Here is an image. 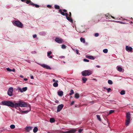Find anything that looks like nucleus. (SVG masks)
<instances>
[{"label":"nucleus","mask_w":133,"mask_h":133,"mask_svg":"<svg viewBox=\"0 0 133 133\" xmlns=\"http://www.w3.org/2000/svg\"><path fill=\"white\" fill-rule=\"evenodd\" d=\"M30 105L26 103L23 102V101L19 99L18 103H15L14 104V107L16 108L19 106L21 107H28Z\"/></svg>","instance_id":"obj_1"},{"label":"nucleus","mask_w":133,"mask_h":133,"mask_svg":"<svg viewBox=\"0 0 133 133\" xmlns=\"http://www.w3.org/2000/svg\"><path fill=\"white\" fill-rule=\"evenodd\" d=\"M63 12L61 9H60L59 10V12L62 15L66 16V18L68 20L71 22H72V20L71 18H70L68 17V14L66 13L67 11L65 9H63Z\"/></svg>","instance_id":"obj_2"},{"label":"nucleus","mask_w":133,"mask_h":133,"mask_svg":"<svg viewBox=\"0 0 133 133\" xmlns=\"http://www.w3.org/2000/svg\"><path fill=\"white\" fill-rule=\"evenodd\" d=\"M2 104L4 105H6L12 107H14V104L11 102L8 101H2L1 102Z\"/></svg>","instance_id":"obj_3"},{"label":"nucleus","mask_w":133,"mask_h":133,"mask_svg":"<svg viewBox=\"0 0 133 133\" xmlns=\"http://www.w3.org/2000/svg\"><path fill=\"white\" fill-rule=\"evenodd\" d=\"M12 23L15 26L21 28H22L23 24L22 23L18 21H13Z\"/></svg>","instance_id":"obj_4"},{"label":"nucleus","mask_w":133,"mask_h":133,"mask_svg":"<svg viewBox=\"0 0 133 133\" xmlns=\"http://www.w3.org/2000/svg\"><path fill=\"white\" fill-rule=\"evenodd\" d=\"M81 73L83 76H86L90 75L92 73L90 70H86L82 71Z\"/></svg>","instance_id":"obj_5"},{"label":"nucleus","mask_w":133,"mask_h":133,"mask_svg":"<svg viewBox=\"0 0 133 133\" xmlns=\"http://www.w3.org/2000/svg\"><path fill=\"white\" fill-rule=\"evenodd\" d=\"M77 130L76 129H72L69 130L65 131H63V133H74Z\"/></svg>","instance_id":"obj_6"},{"label":"nucleus","mask_w":133,"mask_h":133,"mask_svg":"<svg viewBox=\"0 0 133 133\" xmlns=\"http://www.w3.org/2000/svg\"><path fill=\"white\" fill-rule=\"evenodd\" d=\"M13 91V89L12 87H10L9 89L8 92V95L10 96H11L12 95V92Z\"/></svg>","instance_id":"obj_7"},{"label":"nucleus","mask_w":133,"mask_h":133,"mask_svg":"<svg viewBox=\"0 0 133 133\" xmlns=\"http://www.w3.org/2000/svg\"><path fill=\"white\" fill-rule=\"evenodd\" d=\"M28 110L26 111H22V110H20V112L22 114L23 113H25L27 114L31 110V106L30 105H29V106H28Z\"/></svg>","instance_id":"obj_8"},{"label":"nucleus","mask_w":133,"mask_h":133,"mask_svg":"<svg viewBox=\"0 0 133 133\" xmlns=\"http://www.w3.org/2000/svg\"><path fill=\"white\" fill-rule=\"evenodd\" d=\"M63 107L64 105L63 104H61L58 105L57 107V112H58L62 110Z\"/></svg>","instance_id":"obj_9"},{"label":"nucleus","mask_w":133,"mask_h":133,"mask_svg":"<svg viewBox=\"0 0 133 133\" xmlns=\"http://www.w3.org/2000/svg\"><path fill=\"white\" fill-rule=\"evenodd\" d=\"M39 65H40L41 66H42L43 68L46 69H51V68L50 66L46 64H41L39 63H38Z\"/></svg>","instance_id":"obj_10"},{"label":"nucleus","mask_w":133,"mask_h":133,"mask_svg":"<svg viewBox=\"0 0 133 133\" xmlns=\"http://www.w3.org/2000/svg\"><path fill=\"white\" fill-rule=\"evenodd\" d=\"M55 41L59 43H62L63 42V40L61 38H56Z\"/></svg>","instance_id":"obj_11"},{"label":"nucleus","mask_w":133,"mask_h":133,"mask_svg":"<svg viewBox=\"0 0 133 133\" xmlns=\"http://www.w3.org/2000/svg\"><path fill=\"white\" fill-rule=\"evenodd\" d=\"M18 89L21 92H23L26 91L27 89V87H23L22 88H18Z\"/></svg>","instance_id":"obj_12"},{"label":"nucleus","mask_w":133,"mask_h":133,"mask_svg":"<svg viewBox=\"0 0 133 133\" xmlns=\"http://www.w3.org/2000/svg\"><path fill=\"white\" fill-rule=\"evenodd\" d=\"M125 50L128 51H131L132 50V48L131 46H126L125 47Z\"/></svg>","instance_id":"obj_13"},{"label":"nucleus","mask_w":133,"mask_h":133,"mask_svg":"<svg viewBox=\"0 0 133 133\" xmlns=\"http://www.w3.org/2000/svg\"><path fill=\"white\" fill-rule=\"evenodd\" d=\"M105 17L107 19H109L111 18V17L112 18L114 19H118L117 18H115L111 16H110V15L109 14H108L107 15H105Z\"/></svg>","instance_id":"obj_14"},{"label":"nucleus","mask_w":133,"mask_h":133,"mask_svg":"<svg viewBox=\"0 0 133 133\" xmlns=\"http://www.w3.org/2000/svg\"><path fill=\"white\" fill-rule=\"evenodd\" d=\"M126 118L127 119H130L131 118V115L129 112H128L126 114Z\"/></svg>","instance_id":"obj_15"},{"label":"nucleus","mask_w":133,"mask_h":133,"mask_svg":"<svg viewBox=\"0 0 133 133\" xmlns=\"http://www.w3.org/2000/svg\"><path fill=\"white\" fill-rule=\"evenodd\" d=\"M52 54V52L51 51H49L47 52V56L49 58H51L52 57V56H50V55Z\"/></svg>","instance_id":"obj_16"},{"label":"nucleus","mask_w":133,"mask_h":133,"mask_svg":"<svg viewBox=\"0 0 133 133\" xmlns=\"http://www.w3.org/2000/svg\"><path fill=\"white\" fill-rule=\"evenodd\" d=\"M58 95L60 96H62L63 95V92L62 91H59L58 92Z\"/></svg>","instance_id":"obj_17"},{"label":"nucleus","mask_w":133,"mask_h":133,"mask_svg":"<svg viewBox=\"0 0 133 133\" xmlns=\"http://www.w3.org/2000/svg\"><path fill=\"white\" fill-rule=\"evenodd\" d=\"M58 80L56 81L53 84V85L54 87H57L58 86Z\"/></svg>","instance_id":"obj_18"},{"label":"nucleus","mask_w":133,"mask_h":133,"mask_svg":"<svg viewBox=\"0 0 133 133\" xmlns=\"http://www.w3.org/2000/svg\"><path fill=\"white\" fill-rule=\"evenodd\" d=\"M116 68L118 71L120 72L122 71V68L121 67L118 66Z\"/></svg>","instance_id":"obj_19"},{"label":"nucleus","mask_w":133,"mask_h":133,"mask_svg":"<svg viewBox=\"0 0 133 133\" xmlns=\"http://www.w3.org/2000/svg\"><path fill=\"white\" fill-rule=\"evenodd\" d=\"M32 127H26L25 130L27 131H29L32 129Z\"/></svg>","instance_id":"obj_20"},{"label":"nucleus","mask_w":133,"mask_h":133,"mask_svg":"<svg viewBox=\"0 0 133 133\" xmlns=\"http://www.w3.org/2000/svg\"><path fill=\"white\" fill-rule=\"evenodd\" d=\"M130 122V119H127L125 122V125L128 126Z\"/></svg>","instance_id":"obj_21"},{"label":"nucleus","mask_w":133,"mask_h":133,"mask_svg":"<svg viewBox=\"0 0 133 133\" xmlns=\"http://www.w3.org/2000/svg\"><path fill=\"white\" fill-rule=\"evenodd\" d=\"M80 41L81 42L84 43H85V40L84 38L82 37H81L80 38Z\"/></svg>","instance_id":"obj_22"},{"label":"nucleus","mask_w":133,"mask_h":133,"mask_svg":"<svg viewBox=\"0 0 133 133\" xmlns=\"http://www.w3.org/2000/svg\"><path fill=\"white\" fill-rule=\"evenodd\" d=\"M75 97L76 98L78 99L79 97V94L77 93L75 94Z\"/></svg>","instance_id":"obj_23"},{"label":"nucleus","mask_w":133,"mask_h":133,"mask_svg":"<svg viewBox=\"0 0 133 133\" xmlns=\"http://www.w3.org/2000/svg\"><path fill=\"white\" fill-rule=\"evenodd\" d=\"M113 21L115 22L116 23H120V24H125V23L124 22H122V21Z\"/></svg>","instance_id":"obj_24"},{"label":"nucleus","mask_w":133,"mask_h":133,"mask_svg":"<svg viewBox=\"0 0 133 133\" xmlns=\"http://www.w3.org/2000/svg\"><path fill=\"white\" fill-rule=\"evenodd\" d=\"M38 129L37 127H35L33 129V131L34 132H36L38 131Z\"/></svg>","instance_id":"obj_25"},{"label":"nucleus","mask_w":133,"mask_h":133,"mask_svg":"<svg viewBox=\"0 0 133 133\" xmlns=\"http://www.w3.org/2000/svg\"><path fill=\"white\" fill-rule=\"evenodd\" d=\"M50 121L51 123H52L54 122L55 121V120L54 118H51L50 119Z\"/></svg>","instance_id":"obj_26"},{"label":"nucleus","mask_w":133,"mask_h":133,"mask_svg":"<svg viewBox=\"0 0 133 133\" xmlns=\"http://www.w3.org/2000/svg\"><path fill=\"white\" fill-rule=\"evenodd\" d=\"M125 94V91L124 90H122L120 92V94L122 95H124Z\"/></svg>","instance_id":"obj_27"},{"label":"nucleus","mask_w":133,"mask_h":133,"mask_svg":"<svg viewBox=\"0 0 133 133\" xmlns=\"http://www.w3.org/2000/svg\"><path fill=\"white\" fill-rule=\"evenodd\" d=\"M87 80V78L85 77H83L82 78V81H83V82L85 83L86 81Z\"/></svg>","instance_id":"obj_28"},{"label":"nucleus","mask_w":133,"mask_h":133,"mask_svg":"<svg viewBox=\"0 0 133 133\" xmlns=\"http://www.w3.org/2000/svg\"><path fill=\"white\" fill-rule=\"evenodd\" d=\"M30 4L31 5H33V6H35L36 8H38L39 7V6L38 5L36 4H34L33 3H30Z\"/></svg>","instance_id":"obj_29"},{"label":"nucleus","mask_w":133,"mask_h":133,"mask_svg":"<svg viewBox=\"0 0 133 133\" xmlns=\"http://www.w3.org/2000/svg\"><path fill=\"white\" fill-rule=\"evenodd\" d=\"M54 7L56 9H60L59 6V5H55V6H54Z\"/></svg>","instance_id":"obj_30"},{"label":"nucleus","mask_w":133,"mask_h":133,"mask_svg":"<svg viewBox=\"0 0 133 133\" xmlns=\"http://www.w3.org/2000/svg\"><path fill=\"white\" fill-rule=\"evenodd\" d=\"M114 111H115L114 110H111L110 111L109 113H108V115H109V114H110L112 113H113L114 112Z\"/></svg>","instance_id":"obj_31"},{"label":"nucleus","mask_w":133,"mask_h":133,"mask_svg":"<svg viewBox=\"0 0 133 133\" xmlns=\"http://www.w3.org/2000/svg\"><path fill=\"white\" fill-rule=\"evenodd\" d=\"M66 46L64 44L62 45H61V48L63 49H65L66 48Z\"/></svg>","instance_id":"obj_32"},{"label":"nucleus","mask_w":133,"mask_h":133,"mask_svg":"<svg viewBox=\"0 0 133 133\" xmlns=\"http://www.w3.org/2000/svg\"><path fill=\"white\" fill-rule=\"evenodd\" d=\"M74 93V90H71L70 91V92L69 93V95H72Z\"/></svg>","instance_id":"obj_33"},{"label":"nucleus","mask_w":133,"mask_h":133,"mask_svg":"<svg viewBox=\"0 0 133 133\" xmlns=\"http://www.w3.org/2000/svg\"><path fill=\"white\" fill-rule=\"evenodd\" d=\"M10 127L11 129H14L15 128V126L14 125L12 124L10 125Z\"/></svg>","instance_id":"obj_34"},{"label":"nucleus","mask_w":133,"mask_h":133,"mask_svg":"<svg viewBox=\"0 0 133 133\" xmlns=\"http://www.w3.org/2000/svg\"><path fill=\"white\" fill-rule=\"evenodd\" d=\"M108 84H112L113 82L112 81L110 80H109L108 81Z\"/></svg>","instance_id":"obj_35"},{"label":"nucleus","mask_w":133,"mask_h":133,"mask_svg":"<svg viewBox=\"0 0 133 133\" xmlns=\"http://www.w3.org/2000/svg\"><path fill=\"white\" fill-rule=\"evenodd\" d=\"M88 58L90 59H94V57L92 56H89Z\"/></svg>","instance_id":"obj_36"},{"label":"nucleus","mask_w":133,"mask_h":133,"mask_svg":"<svg viewBox=\"0 0 133 133\" xmlns=\"http://www.w3.org/2000/svg\"><path fill=\"white\" fill-rule=\"evenodd\" d=\"M103 52L104 53H106L108 52V50L107 49H105L103 50Z\"/></svg>","instance_id":"obj_37"},{"label":"nucleus","mask_w":133,"mask_h":133,"mask_svg":"<svg viewBox=\"0 0 133 133\" xmlns=\"http://www.w3.org/2000/svg\"><path fill=\"white\" fill-rule=\"evenodd\" d=\"M96 116H97V119L99 121H101V119L100 118V116L99 115H96Z\"/></svg>","instance_id":"obj_38"},{"label":"nucleus","mask_w":133,"mask_h":133,"mask_svg":"<svg viewBox=\"0 0 133 133\" xmlns=\"http://www.w3.org/2000/svg\"><path fill=\"white\" fill-rule=\"evenodd\" d=\"M106 90L107 91V92L109 93L111 91V89L110 88H107L106 89Z\"/></svg>","instance_id":"obj_39"},{"label":"nucleus","mask_w":133,"mask_h":133,"mask_svg":"<svg viewBox=\"0 0 133 133\" xmlns=\"http://www.w3.org/2000/svg\"><path fill=\"white\" fill-rule=\"evenodd\" d=\"M76 52V53L77 54L80 55V53L79 52V51L78 50L76 49L75 50Z\"/></svg>","instance_id":"obj_40"},{"label":"nucleus","mask_w":133,"mask_h":133,"mask_svg":"<svg viewBox=\"0 0 133 133\" xmlns=\"http://www.w3.org/2000/svg\"><path fill=\"white\" fill-rule=\"evenodd\" d=\"M26 3L27 4H29H29L31 5L30 4V3H32V2H31L30 1H27L26 2Z\"/></svg>","instance_id":"obj_41"},{"label":"nucleus","mask_w":133,"mask_h":133,"mask_svg":"<svg viewBox=\"0 0 133 133\" xmlns=\"http://www.w3.org/2000/svg\"><path fill=\"white\" fill-rule=\"evenodd\" d=\"M9 72H11L12 71V70L10 69L9 68H7L6 69Z\"/></svg>","instance_id":"obj_42"},{"label":"nucleus","mask_w":133,"mask_h":133,"mask_svg":"<svg viewBox=\"0 0 133 133\" xmlns=\"http://www.w3.org/2000/svg\"><path fill=\"white\" fill-rule=\"evenodd\" d=\"M83 61L85 62H89V60L86 59H84Z\"/></svg>","instance_id":"obj_43"},{"label":"nucleus","mask_w":133,"mask_h":133,"mask_svg":"<svg viewBox=\"0 0 133 133\" xmlns=\"http://www.w3.org/2000/svg\"><path fill=\"white\" fill-rule=\"evenodd\" d=\"M83 129H80L78 130V132L79 133H81L83 131Z\"/></svg>","instance_id":"obj_44"},{"label":"nucleus","mask_w":133,"mask_h":133,"mask_svg":"<svg viewBox=\"0 0 133 133\" xmlns=\"http://www.w3.org/2000/svg\"><path fill=\"white\" fill-rule=\"evenodd\" d=\"M99 35V34L97 33H96L95 34V37H98Z\"/></svg>","instance_id":"obj_45"},{"label":"nucleus","mask_w":133,"mask_h":133,"mask_svg":"<svg viewBox=\"0 0 133 133\" xmlns=\"http://www.w3.org/2000/svg\"><path fill=\"white\" fill-rule=\"evenodd\" d=\"M37 36V35L36 34H35L33 35V37L34 38H36Z\"/></svg>","instance_id":"obj_46"},{"label":"nucleus","mask_w":133,"mask_h":133,"mask_svg":"<svg viewBox=\"0 0 133 133\" xmlns=\"http://www.w3.org/2000/svg\"><path fill=\"white\" fill-rule=\"evenodd\" d=\"M71 14L70 12L69 13V16H68L70 18H71Z\"/></svg>","instance_id":"obj_47"},{"label":"nucleus","mask_w":133,"mask_h":133,"mask_svg":"<svg viewBox=\"0 0 133 133\" xmlns=\"http://www.w3.org/2000/svg\"><path fill=\"white\" fill-rule=\"evenodd\" d=\"M74 103V101H72L71 103V105H73Z\"/></svg>","instance_id":"obj_48"},{"label":"nucleus","mask_w":133,"mask_h":133,"mask_svg":"<svg viewBox=\"0 0 133 133\" xmlns=\"http://www.w3.org/2000/svg\"><path fill=\"white\" fill-rule=\"evenodd\" d=\"M47 7H48V8H50L51 7V6L50 5H47Z\"/></svg>","instance_id":"obj_49"},{"label":"nucleus","mask_w":133,"mask_h":133,"mask_svg":"<svg viewBox=\"0 0 133 133\" xmlns=\"http://www.w3.org/2000/svg\"><path fill=\"white\" fill-rule=\"evenodd\" d=\"M96 66L98 68H100L101 67V66L99 65H96Z\"/></svg>","instance_id":"obj_50"},{"label":"nucleus","mask_w":133,"mask_h":133,"mask_svg":"<svg viewBox=\"0 0 133 133\" xmlns=\"http://www.w3.org/2000/svg\"><path fill=\"white\" fill-rule=\"evenodd\" d=\"M12 71L13 72H15V69L14 68L12 70Z\"/></svg>","instance_id":"obj_51"},{"label":"nucleus","mask_w":133,"mask_h":133,"mask_svg":"<svg viewBox=\"0 0 133 133\" xmlns=\"http://www.w3.org/2000/svg\"><path fill=\"white\" fill-rule=\"evenodd\" d=\"M44 33V32H42L40 33V34L42 35H43V34Z\"/></svg>","instance_id":"obj_52"},{"label":"nucleus","mask_w":133,"mask_h":133,"mask_svg":"<svg viewBox=\"0 0 133 133\" xmlns=\"http://www.w3.org/2000/svg\"><path fill=\"white\" fill-rule=\"evenodd\" d=\"M24 80L25 81H27L28 80V79L27 78H24Z\"/></svg>","instance_id":"obj_53"},{"label":"nucleus","mask_w":133,"mask_h":133,"mask_svg":"<svg viewBox=\"0 0 133 133\" xmlns=\"http://www.w3.org/2000/svg\"><path fill=\"white\" fill-rule=\"evenodd\" d=\"M31 79H33L34 78V77L33 76H31Z\"/></svg>","instance_id":"obj_54"},{"label":"nucleus","mask_w":133,"mask_h":133,"mask_svg":"<svg viewBox=\"0 0 133 133\" xmlns=\"http://www.w3.org/2000/svg\"><path fill=\"white\" fill-rule=\"evenodd\" d=\"M52 81L53 82H55L56 81H55V80L54 79H53V80H52Z\"/></svg>","instance_id":"obj_55"},{"label":"nucleus","mask_w":133,"mask_h":133,"mask_svg":"<svg viewBox=\"0 0 133 133\" xmlns=\"http://www.w3.org/2000/svg\"><path fill=\"white\" fill-rule=\"evenodd\" d=\"M61 58H64V56H62L61 57Z\"/></svg>","instance_id":"obj_56"},{"label":"nucleus","mask_w":133,"mask_h":133,"mask_svg":"<svg viewBox=\"0 0 133 133\" xmlns=\"http://www.w3.org/2000/svg\"><path fill=\"white\" fill-rule=\"evenodd\" d=\"M20 77H21L22 78H23V76H22V75H20Z\"/></svg>","instance_id":"obj_57"},{"label":"nucleus","mask_w":133,"mask_h":133,"mask_svg":"<svg viewBox=\"0 0 133 133\" xmlns=\"http://www.w3.org/2000/svg\"><path fill=\"white\" fill-rule=\"evenodd\" d=\"M55 102L57 103H58V101L57 100H56L55 101Z\"/></svg>","instance_id":"obj_58"},{"label":"nucleus","mask_w":133,"mask_h":133,"mask_svg":"<svg viewBox=\"0 0 133 133\" xmlns=\"http://www.w3.org/2000/svg\"><path fill=\"white\" fill-rule=\"evenodd\" d=\"M92 79L93 80H95V81H97V80L96 79H95V78H93Z\"/></svg>","instance_id":"obj_59"},{"label":"nucleus","mask_w":133,"mask_h":133,"mask_svg":"<svg viewBox=\"0 0 133 133\" xmlns=\"http://www.w3.org/2000/svg\"><path fill=\"white\" fill-rule=\"evenodd\" d=\"M71 48L74 51H75L76 50H75V49H74L72 48Z\"/></svg>","instance_id":"obj_60"},{"label":"nucleus","mask_w":133,"mask_h":133,"mask_svg":"<svg viewBox=\"0 0 133 133\" xmlns=\"http://www.w3.org/2000/svg\"><path fill=\"white\" fill-rule=\"evenodd\" d=\"M22 2H24L25 1V0H21Z\"/></svg>","instance_id":"obj_61"},{"label":"nucleus","mask_w":133,"mask_h":133,"mask_svg":"<svg viewBox=\"0 0 133 133\" xmlns=\"http://www.w3.org/2000/svg\"><path fill=\"white\" fill-rule=\"evenodd\" d=\"M19 111H20V110H21V109L20 108H19Z\"/></svg>","instance_id":"obj_62"},{"label":"nucleus","mask_w":133,"mask_h":133,"mask_svg":"<svg viewBox=\"0 0 133 133\" xmlns=\"http://www.w3.org/2000/svg\"><path fill=\"white\" fill-rule=\"evenodd\" d=\"M70 98H71L72 97L71 96L70 97Z\"/></svg>","instance_id":"obj_63"},{"label":"nucleus","mask_w":133,"mask_h":133,"mask_svg":"<svg viewBox=\"0 0 133 133\" xmlns=\"http://www.w3.org/2000/svg\"><path fill=\"white\" fill-rule=\"evenodd\" d=\"M63 63H65V62H64H64H63Z\"/></svg>","instance_id":"obj_64"}]
</instances>
